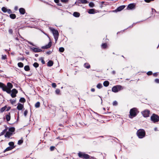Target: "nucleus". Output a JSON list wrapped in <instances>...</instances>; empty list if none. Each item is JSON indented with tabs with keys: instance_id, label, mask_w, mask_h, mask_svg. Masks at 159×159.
Wrapping results in <instances>:
<instances>
[{
	"instance_id": "1",
	"label": "nucleus",
	"mask_w": 159,
	"mask_h": 159,
	"mask_svg": "<svg viewBox=\"0 0 159 159\" xmlns=\"http://www.w3.org/2000/svg\"><path fill=\"white\" fill-rule=\"evenodd\" d=\"M7 86H6L3 83L0 82V88L2 89L3 91H6L9 94L11 93V89L13 87V85L11 83L8 82Z\"/></svg>"
},
{
	"instance_id": "2",
	"label": "nucleus",
	"mask_w": 159,
	"mask_h": 159,
	"mask_svg": "<svg viewBox=\"0 0 159 159\" xmlns=\"http://www.w3.org/2000/svg\"><path fill=\"white\" fill-rule=\"evenodd\" d=\"M138 113L139 111L137 108H133L130 110L129 117L130 118H132L136 116Z\"/></svg>"
},
{
	"instance_id": "3",
	"label": "nucleus",
	"mask_w": 159,
	"mask_h": 159,
	"mask_svg": "<svg viewBox=\"0 0 159 159\" xmlns=\"http://www.w3.org/2000/svg\"><path fill=\"white\" fill-rule=\"evenodd\" d=\"M49 29L52 32L53 35H54L56 43L58 37V32L57 30H55L54 29L52 28H50Z\"/></svg>"
},
{
	"instance_id": "4",
	"label": "nucleus",
	"mask_w": 159,
	"mask_h": 159,
	"mask_svg": "<svg viewBox=\"0 0 159 159\" xmlns=\"http://www.w3.org/2000/svg\"><path fill=\"white\" fill-rule=\"evenodd\" d=\"M137 135L139 138H143L145 135V132L143 129L139 130L137 132Z\"/></svg>"
},
{
	"instance_id": "5",
	"label": "nucleus",
	"mask_w": 159,
	"mask_h": 159,
	"mask_svg": "<svg viewBox=\"0 0 159 159\" xmlns=\"http://www.w3.org/2000/svg\"><path fill=\"white\" fill-rule=\"evenodd\" d=\"M78 154V156L80 158L88 159L90 158V156L89 155L83 152H79Z\"/></svg>"
},
{
	"instance_id": "6",
	"label": "nucleus",
	"mask_w": 159,
	"mask_h": 159,
	"mask_svg": "<svg viewBox=\"0 0 159 159\" xmlns=\"http://www.w3.org/2000/svg\"><path fill=\"white\" fill-rule=\"evenodd\" d=\"M122 87L120 85H117L113 86L112 88V91L114 93H117L120 90L122 89Z\"/></svg>"
},
{
	"instance_id": "7",
	"label": "nucleus",
	"mask_w": 159,
	"mask_h": 159,
	"mask_svg": "<svg viewBox=\"0 0 159 159\" xmlns=\"http://www.w3.org/2000/svg\"><path fill=\"white\" fill-rule=\"evenodd\" d=\"M151 120L155 123L159 121V116L157 115L153 114L151 117Z\"/></svg>"
},
{
	"instance_id": "8",
	"label": "nucleus",
	"mask_w": 159,
	"mask_h": 159,
	"mask_svg": "<svg viewBox=\"0 0 159 159\" xmlns=\"http://www.w3.org/2000/svg\"><path fill=\"white\" fill-rule=\"evenodd\" d=\"M150 111L148 110H145L142 112V114L145 117H148L149 116Z\"/></svg>"
},
{
	"instance_id": "9",
	"label": "nucleus",
	"mask_w": 159,
	"mask_h": 159,
	"mask_svg": "<svg viewBox=\"0 0 159 159\" xmlns=\"http://www.w3.org/2000/svg\"><path fill=\"white\" fill-rule=\"evenodd\" d=\"M30 49L35 52H40L42 51L41 49L34 47L30 48Z\"/></svg>"
},
{
	"instance_id": "10",
	"label": "nucleus",
	"mask_w": 159,
	"mask_h": 159,
	"mask_svg": "<svg viewBox=\"0 0 159 159\" xmlns=\"http://www.w3.org/2000/svg\"><path fill=\"white\" fill-rule=\"evenodd\" d=\"M52 45V42H50L48 44L43 46L41 48L42 49H47L50 48Z\"/></svg>"
},
{
	"instance_id": "11",
	"label": "nucleus",
	"mask_w": 159,
	"mask_h": 159,
	"mask_svg": "<svg viewBox=\"0 0 159 159\" xmlns=\"http://www.w3.org/2000/svg\"><path fill=\"white\" fill-rule=\"evenodd\" d=\"M24 108V105L23 104L20 103H18L17 104V108L19 110H21Z\"/></svg>"
},
{
	"instance_id": "12",
	"label": "nucleus",
	"mask_w": 159,
	"mask_h": 159,
	"mask_svg": "<svg viewBox=\"0 0 159 159\" xmlns=\"http://www.w3.org/2000/svg\"><path fill=\"white\" fill-rule=\"evenodd\" d=\"M19 11L21 14L24 15L25 12V10L23 8H20L19 9Z\"/></svg>"
},
{
	"instance_id": "13",
	"label": "nucleus",
	"mask_w": 159,
	"mask_h": 159,
	"mask_svg": "<svg viewBox=\"0 0 159 159\" xmlns=\"http://www.w3.org/2000/svg\"><path fill=\"white\" fill-rule=\"evenodd\" d=\"M135 5L134 3L130 4H129L127 7V8L129 9H132L134 8Z\"/></svg>"
},
{
	"instance_id": "14",
	"label": "nucleus",
	"mask_w": 159,
	"mask_h": 159,
	"mask_svg": "<svg viewBox=\"0 0 159 159\" xmlns=\"http://www.w3.org/2000/svg\"><path fill=\"white\" fill-rule=\"evenodd\" d=\"M125 7V6L124 5L120 6L118 7L116 10L117 11H120L123 9Z\"/></svg>"
},
{
	"instance_id": "15",
	"label": "nucleus",
	"mask_w": 159,
	"mask_h": 159,
	"mask_svg": "<svg viewBox=\"0 0 159 159\" xmlns=\"http://www.w3.org/2000/svg\"><path fill=\"white\" fill-rule=\"evenodd\" d=\"M7 108V106H5L4 107L1 108L0 109V112L2 113Z\"/></svg>"
},
{
	"instance_id": "16",
	"label": "nucleus",
	"mask_w": 159,
	"mask_h": 159,
	"mask_svg": "<svg viewBox=\"0 0 159 159\" xmlns=\"http://www.w3.org/2000/svg\"><path fill=\"white\" fill-rule=\"evenodd\" d=\"M109 84V83L108 81H105L104 82L103 84L104 86L107 87Z\"/></svg>"
},
{
	"instance_id": "17",
	"label": "nucleus",
	"mask_w": 159,
	"mask_h": 159,
	"mask_svg": "<svg viewBox=\"0 0 159 159\" xmlns=\"http://www.w3.org/2000/svg\"><path fill=\"white\" fill-rule=\"evenodd\" d=\"M53 63L52 61H49L48 62V66H52L53 65Z\"/></svg>"
},
{
	"instance_id": "18",
	"label": "nucleus",
	"mask_w": 159,
	"mask_h": 159,
	"mask_svg": "<svg viewBox=\"0 0 159 159\" xmlns=\"http://www.w3.org/2000/svg\"><path fill=\"white\" fill-rule=\"evenodd\" d=\"M95 12V10L93 9H90L88 11V13L90 14H94Z\"/></svg>"
},
{
	"instance_id": "19",
	"label": "nucleus",
	"mask_w": 159,
	"mask_h": 159,
	"mask_svg": "<svg viewBox=\"0 0 159 159\" xmlns=\"http://www.w3.org/2000/svg\"><path fill=\"white\" fill-rule=\"evenodd\" d=\"M6 119L7 120V121H9L10 120L11 116H10V113H9V114L7 115L6 116Z\"/></svg>"
},
{
	"instance_id": "20",
	"label": "nucleus",
	"mask_w": 159,
	"mask_h": 159,
	"mask_svg": "<svg viewBox=\"0 0 159 159\" xmlns=\"http://www.w3.org/2000/svg\"><path fill=\"white\" fill-rule=\"evenodd\" d=\"M79 3H82L83 4L87 3L88 2L86 0H79Z\"/></svg>"
},
{
	"instance_id": "21",
	"label": "nucleus",
	"mask_w": 159,
	"mask_h": 159,
	"mask_svg": "<svg viewBox=\"0 0 159 159\" xmlns=\"http://www.w3.org/2000/svg\"><path fill=\"white\" fill-rule=\"evenodd\" d=\"M12 147H11L10 146L8 147L4 150V152H6L7 151H9V150H12V149H13V148H12Z\"/></svg>"
},
{
	"instance_id": "22",
	"label": "nucleus",
	"mask_w": 159,
	"mask_h": 159,
	"mask_svg": "<svg viewBox=\"0 0 159 159\" xmlns=\"http://www.w3.org/2000/svg\"><path fill=\"white\" fill-rule=\"evenodd\" d=\"M73 16L75 17H79L80 16V14L77 12H75L73 13Z\"/></svg>"
},
{
	"instance_id": "23",
	"label": "nucleus",
	"mask_w": 159,
	"mask_h": 159,
	"mask_svg": "<svg viewBox=\"0 0 159 159\" xmlns=\"http://www.w3.org/2000/svg\"><path fill=\"white\" fill-rule=\"evenodd\" d=\"M84 66L85 68L87 69H89L90 67V65L87 63H85L84 65Z\"/></svg>"
},
{
	"instance_id": "24",
	"label": "nucleus",
	"mask_w": 159,
	"mask_h": 159,
	"mask_svg": "<svg viewBox=\"0 0 159 159\" xmlns=\"http://www.w3.org/2000/svg\"><path fill=\"white\" fill-rule=\"evenodd\" d=\"M9 145L11 147H12L13 149L15 148V146H14V143L13 142H10L8 143Z\"/></svg>"
},
{
	"instance_id": "25",
	"label": "nucleus",
	"mask_w": 159,
	"mask_h": 159,
	"mask_svg": "<svg viewBox=\"0 0 159 159\" xmlns=\"http://www.w3.org/2000/svg\"><path fill=\"white\" fill-rule=\"evenodd\" d=\"M24 68L26 71H28L30 70V67L28 65L25 66Z\"/></svg>"
},
{
	"instance_id": "26",
	"label": "nucleus",
	"mask_w": 159,
	"mask_h": 159,
	"mask_svg": "<svg viewBox=\"0 0 159 159\" xmlns=\"http://www.w3.org/2000/svg\"><path fill=\"white\" fill-rule=\"evenodd\" d=\"M10 17L12 19H14L16 17V15L15 14H11L10 15Z\"/></svg>"
},
{
	"instance_id": "27",
	"label": "nucleus",
	"mask_w": 159,
	"mask_h": 159,
	"mask_svg": "<svg viewBox=\"0 0 159 159\" xmlns=\"http://www.w3.org/2000/svg\"><path fill=\"white\" fill-rule=\"evenodd\" d=\"M25 101V99L23 98H21L20 99V102L21 103H24Z\"/></svg>"
},
{
	"instance_id": "28",
	"label": "nucleus",
	"mask_w": 159,
	"mask_h": 159,
	"mask_svg": "<svg viewBox=\"0 0 159 159\" xmlns=\"http://www.w3.org/2000/svg\"><path fill=\"white\" fill-rule=\"evenodd\" d=\"M18 66L20 67H23L24 65L22 63L20 62L18 63Z\"/></svg>"
},
{
	"instance_id": "29",
	"label": "nucleus",
	"mask_w": 159,
	"mask_h": 159,
	"mask_svg": "<svg viewBox=\"0 0 159 159\" xmlns=\"http://www.w3.org/2000/svg\"><path fill=\"white\" fill-rule=\"evenodd\" d=\"M40 103L38 102L36 103L35 105V106L36 108H38L40 107Z\"/></svg>"
},
{
	"instance_id": "30",
	"label": "nucleus",
	"mask_w": 159,
	"mask_h": 159,
	"mask_svg": "<svg viewBox=\"0 0 159 159\" xmlns=\"http://www.w3.org/2000/svg\"><path fill=\"white\" fill-rule=\"evenodd\" d=\"M102 87V84H98L97 85V87L98 89H100Z\"/></svg>"
},
{
	"instance_id": "31",
	"label": "nucleus",
	"mask_w": 159,
	"mask_h": 159,
	"mask_svg": "<svg viewBox=\"0 0 159 159\" xmlns=\"http://www.w3.org/2000/svg\"><path fill=\"white\" fill-rule=\"evenodd\" d=\"M7 9L4 7H3L2 8V11L4 12H6L7 11Z\"/></svg>"
},
{
	"instance_id": "32",
	"label": "nucleus",
	"mask_w": 159,
	"mask_h": 159,
	"mask_svg": "<svg viewBox=\"0 0 159 159\" xmlns=\"http://www.w3.org/2000/svg\"><path fill=\"white\" fill-rule=\"evenodd\" d=\"M17 91L15 89H13L12 90V93L16 94L17 93Z\"/></svg>"
},
{
	"instance_id": "33",
	"label": "nucleus",
	"mask_w": 159,
	"mask_h": 159,
	"mask_svg": "<svg viewBox=\"0 0 159 159\" xmlns=\"http://www.w3.org/2000/svg\"><path fill=\"white\" fill-rule=\"evenodd\" d=\"M33 66L35 68L38 67L39 66V64L37 62H35L33 65Z\"/></svg>"
},
{
	"instance_id": "34",
	"label": "nucleus",
	"mask_w": 159,
	"mask_h": 159,
	"mask_svg": "<svg viewBox=\"0 0 159 159\" xmlns=\"http://www.w3.org/2000/svg\"><path fill=\"white\" fill-rule=\"evenodd\" d=\"M59 51L61 52H63L64 51V49L63 47H60L59 48Z\"/></svg>"
},
{
	"instance_id": "35",
	"label": "nucleus",
	"mask_w": 159,
	"mask_h": 159,
	"mask_svg": "<svg viewBox=\"0 0 159 159\" xmlns=\"http://www.w3.org/2000/svg\"><path fill=\"white\" fill-rule=\"evenodd\" d=\"M56 93L57 94H60V90L59 89H57L55 91Z\"/></svg>"
},
{
	"instance_id": "36",
	"label": "nucleus",
	"mask_w": 159,
	"mask_h": 159,
	"mask_svg": "<svg viewBox=\"0 0 159 159\" xmlns=\"http://www.w3.org/2000/svg\"><path fill=\"white\" fill-rule=\"evenodd\" d=\"M10 136V133L9 132H7L5 135V137H9Z\"/></svg>"
},
{
	"instance_id": "37",
	"label": "nucleus",
	"mask_w": 159,
	"mask_h": 159,
	"mask_svg": "<svg viewBox=\"0 0 159 159\" xmlns=\"http://www.w3.org/2000/svg\"><path fill=\"white\" fill-rule=\"evenodd\" d=\"M23 143V140H22L20 139L18 141V145H20Z\"/></svg>"
},
{
	"instance_id": "38",
	"label": "nucleus",
	"mask_w": 159,
	"mask_h": 159,
	"mask_svg": "<svg viewBox=\"0 0 159 159\" xmlns=\"http://www.w3.org/2000/svg\"><path fill=\"white\" fill-rule=\"evenodd\" d=\"M89 5L90 7H93L94 6V4L92 2H91L89 4Z\"/></svg>"
},
{
	"instance_id": "39",
	"label": "nucleus",
	"mask_w": 159,
	"mask_h": 159,
	"mask_svg": "<svg viewBox=\"0 0 159 159\" xmlns=\"http://www.w3.org/2000/svg\"><path fill=\"white\" fill-rule=\"evenodd\" d=\"M107 45L106 43H103L102 45V47L103 48H105L107 47Z\"/></svg>"
},
{
	"instance_id": "40",
	"label": "nucleus",
	"mask_w": 159,
	"mask_h": 159,
	"mask_svg": "<svg viewBox=\"0 0 159 159\" xmlns=\"http://www.w3.org/2000/svg\"><path fill=\"white\" fill-rule=\"evenodd\" d=\"M11 96L12 97L14 98L16 97V94H15V93H11Z\"/></svg>"
},
{
	"instance_id": "41",
	"label": "nucleus",
	"mask_w": 159,
	"mask_h": 159,
	"mask_svg": "<svg viewBox=\"0 0 159 159\" xmlns=\"http://www.w3.org/2000/svg\"><path fill=\"white\" fill-rule=\"evenodd\" d=\"M6 129H5L3 130L2 131L1 133V135H3L6 132Z\"/></svg>"
},
{
	"instance_id": "42",
	"label": "nucleus",
	"mask_w": 159,
	"mask_h": 159,
	"mask_svg": "<svg viewBox=\"0 0 159 159\" xmlns=\"http://www.w3.org/2000/svg\"><path fill=\"white\" fill-rule=\"evenodd\" d=\"M61 1L62 2L66 3L68 1V0H61Z\"/></svg>"
},
{
	"instance_id": "43",
	"label": "nucleus",
	"mask_w": 159,
	"mask_h": 159,
	"mask_svg": "<svg viewBox=\"0 0 159 159\" xmlns=\"http://www.w3.org/2000/svg\"><path fill=\"white\" fill-rule=\"evenodd\" d=\"M6 57H7V56L6 55H2V59L5 60L6 59Z\"/></svg>"
},
{
	"instance_id": "44",
	"label": "nucleus",
	"mask_w": 159,
	"mask_h": 159,
	"mask_svg": "<svg viewBox=\"0 0 159 159\" xmlns=\"http://www.w3.org/2000/svg\"><path fill=\"white\" fill-rule=\"evenodd\" d=\"M56 84L55 83H52V86L53 88H56Z\"/></svg>"
},
{
	"instance_id": "45",
	"label": "nucleus",
	"mask_w": 159,
	"mask_h": 159,
	"mask_svg": "<svg viewBox=\"0 0 159 159\" xmlns=\"http://www.w3.org/2000/svg\"><path fill=\"white\" fill-rule=\"evenodd\" d=\"M28 113V111L26 110L24 112V115L25 116H26Z\"/></svg>"
},
{
	"instance_id": "46",
	"label": "nucleus",
	"mask_w": 159,
	"mask_h": 159,
	"mask_svg": "<svg viewBox=\"0 0 159 159\" xmlns=\"http://www.w3.org/2000/svg\"><path fill=\"white\" fill-rule=\"evenodd\" d=\"M7 12L8 14H10L12 12L11 11L10 9H7Z\"/></svg>"
},
{
	"instance_id": "47",
	"label": "nucleus",
	"mask_w": 159,
	"mask_h": 159,
	"mask_svg": "<svg viewBox=\"0 0 159 159\" xmlns=\"http://www.w3.org/2000/svg\"><path fill=\"white\" fill-rule=\"evenodd\" d=\"M117 104V102L116 101H114L113 103V105L114 106H116Z\"/></svg>"
},
{
	"instance_id": "48",
	"label": "nucleus",
	"mask_w": 159,
	"mask_h": 159,
	"mask_svg": "<svg viewBox=\"0 0 159 159\" xmlns=\"http://www.w3.org/2000/svg\"><path fill=\"white\" fill-rule=\"evenodd\" d=\"M154 0H144V1L147 3H149L151 1H154Z\"/></svg>"
},
{
	"instance_id": "49",
	"label": "nucleus",
	"mask_w": 159,
	"mask_h": 159,
	"mask_svg": "<svg viewBox=\"0 0 159 159\" xmlns=\"http://www.w3.org/2000/svg\"><path fill=\"white\" fill-rule=\"evenodd\" d=\"M9 130L11 132H13L14 131L15 129L13 128H11L9 129Z\"/></svg>"
},
{
	"instance_id": "50",
	"label": "nucleus",
	"mask_w": 159,
	"mask_h": 159,
	"mask_svg": "<svg viewBox=\"0 0 159 159\" xmlns=\"http://www.w3.org/2000/svg\"><path fill=\"white\" fill-rule=\"evenodd\" d=\"M9 32L10 34H12L13 33V30L11 29H10L9 30Z\"/></svg>"
},
{
	"instance_id": "51",
	"label": "nucleus",
	"mask_w": 159,
	"mask_h": 159,
	"mask_svg": "<svg viewBox=\"0 0 159 159\" xmlns=\"http://www.w3.org/2000/svg\"><path fill=\"white\" fill-rule=\"evenodd\" d=\"M155 81L156 83H159V79H156L155 80Z\"/></svg>"
},
{
	"instance_id": "52",
	"label": "nucleus",
	"mask_w": 159,
	"mask_h": 159,
	"mask_svg": "<svg viewBox=\"0 0 159 159\" xmlns=\"http://www.w3.org/2000/svg\"><path fill=\"white\" fill-rule=\"evenodd\" d=\"M55 148V147L54 146H51L50 148V149L51 151H53L54 150Z\"/></svg>"
},
{
	"instance_id": "53",
	"label": "nucleus",
	"mask_w": 159,
	"mask_h": 159,
	"mask_svg": "<svg viewBox=\"0 0 159 159\" xmlns=\"http://www.w3.org/2000/svg\"><path fill=\"white\" fill-rule=\"evenodd\" d=\"M41 61L42 63L43 64H44L45 63V62L43 59H42V58L41 59Z\"/></svg>"
},
{
	"instance_id": "54",
	"label": "nucleus",
	"mask_w": 159,
	"mask_h": 159,
	"mask_svg": "<svg viewBox=\"0 0 159 159\" xmlns=\"http://www.w3.org/2000/svg\"><path fill=\"white\" fill-rule=\"evenodd\" d=\"M147 74L148 75H150L152 74V72L151 71H149L148 72Z\"/></svg>"
},
{
	"instance_id": "55",
	"label": "nucleus",
	"mask_w": 159,
	"mask_h": 159,
	"mask_svg": "<svg viewBox=\"0 0 159 159\" xmlns=\"http://www.w3.org/2000/svg\"><path fill=\"white\" fill-rule=\"evenodd\" d=\"M54 1L56 3H58L59 2V0H54Z\"/></svg>"
},
{
	"instance_id": "56",
	"label": "nucleus",
	"mask_w": 159,
	"mask_h": 159,
	"mask_svg": "<svg viewBox=\"0 0 159 159\" xmlns=\"http://www.w3.org/2000/svg\"><path fill=\"white\" fill-rule=\"evenodd\" d=\"M51 51H48L46 52V53L48 54H50L51 53Z\"/></svg>"
},
{
	"instance_id": "57",
	"label": "nucleus",
	"mask_w": 159,
	"mask_h": 159,
	"mask_svg": "<svg viewBox=\"0 0 159 159\" xmlns=\"http://www.w3.org/2000/svg\"><path fill=\"white\" fill-rule=\"evenodd\" d=\"M27 42H28V43H29L30 44H31L33 46H34V45L32 43H31L30 42H29V41H28Z\"/></svg>"
},
{
	"instance_id": "58",
	"label": "nucleus",
	"mask_w": 159,
	"mask_h": 159,
	"mask_svg": "<svg viewBox=\"0 0 159 159\" xmlns=\"http://www.w3.org/2000/svg\"><path fill=\"white\" fill-rule=\"evenodd\" d=\"M18 7L17 6H16L15 7L14 9L15 11H17L18 10Z\"/></svg>"
},
{
	"instance_id": "59",
	"label": "nucleus",
	"mask_w": 159,
	"mask_h": 159,
	"mask_svg": "<svg viewBox=\"0 0 159 159\" xmlns=\"http://www.w3.org/2000/svg\"><path fill=\"white\" fill-rule=\"evenodd\" d=\"M95 91V89H94V88L91 89V91L92 92H94V91Z\"/></svg>"
},
{
	"instance_id": "60",
	"label": "nucleus",
	"mask_w": 159,
	"mask_h": 159,
	"mask_svg": "<svg viewBox=\"0 0 159 159\" xmlns=\"http://www.w3.org/2000/svg\"><path fill=\"white\" fill-rule=\"evenodd\" d=\"M10 109V107H8L7 108V111H8Z\"/></svg>"
},
{
	"instance_id": "61",
	"label": "nucleus",
	"mask_w": 159,
	"mask_h": 159,
	"mask_svg": "<svg viewBox=\"0 0 159 159\" xmlns=\"http://www.w3.org/2000/svg\"><path fill=\"white\" fill-rule=\"evenodd\" d=\"M57 4V5L58 6H62V4L61 3H58Z\"/></svg>"
},
{
	"instance_id": "62",
	"label": "nucleus",
	"mask_w": 159,
	"mask_h": 159,
	"mask_svg": "<svg viewBox=\"0 0 159 159\" xmlns=\"http://www.w3.org/2000/svg\"><path fill=\"white\" fill-rule=\"evenodd\" d=\"M43 2H44V3H46V4H48V2H46V1H43Z\"/></svg>"
},
{
	"instance_id": "63",
	"label": "nucleus",
	"mask_w": 159,
	"mask_h": 159,
	"mask_svg": "<svg viewBox=\"0 0 159 159\" xmlns=\"http://www.w3.org/2000/svg\"><path fill=\"white\" fill-rule=\"evenodd\" d=\"M152 11L153 12V11H156V10L155 9H153L152 8Z\"/></svg>"
},
{
	"instance_id": "64",
	"label": "nucleus",
	"mask_w": 159,
	"mask_h": 159,
	"mask_svg": "<svg viewBox=\"0 0 159 159\" xmlns=\"http://www.w3.org/2000/svg\"><path fill=\"white\" fill-rule=\"evenodd\" d=\"M15 102H16V101H15H15H13L12 102V104H13V103H15Z\"/></svg>"
}]
</instances>
